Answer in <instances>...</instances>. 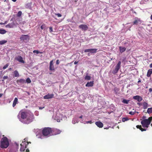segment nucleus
<instances>
[{"label": "nucleus", "mask_w": 152, "mask_h": 152, "mask_svg": "<svg viewBox=\"0 0 152 152\" xmlns=\"http://www.w3.org/2000/svg\"><path fill=\"white\" fill-rule=\"evenodd\" d=\"M129 120V119L127 118H123L122 119V121L123 122H124L126 121H127Z\"/></svg>", "instance_id": "36"}, {"label": "nucleus", "mask_w": 152, "mask_h": 152, "mask_svg": "<svg viewBox=\"0 0 152 152\" xmlns=\"http://www.w3.org/2000/svg\"><path fill=\"white\" fill-rule=\"evenodd\" d=\"M84 52H89L90 53H89L88 54V55H89L90 53H94L95 52V49H86L85 50Z\"/></svg>", "instance_id": "17"}, {"label": "nucleus", "mask_w": 152, "mask_h": 152, "mask_svg": "<svg viewBox=\"0 0 152 152\" xmlns=\"http://www.w3.org/2000/svg\"><path fill=\"white\" fill-rule=\"evenodd\" d=\"M16 59L17 61L20 63H25L24 61L23 60L22 57L21 56H18L16 58Z\"/></svg>", "instance_id": "16"}, {"label": "nucleus", "mask_w": 152, "mask_h": 152, "mask_svg": "<svg viewBox=\"0 0 152 152\" xmlns=\"http://www.w3.org/2000/svg\"><path fill=\"white\" fill-rule=\"evenodd\" d=\"M26 118L24 120L20 119V121L24 124H28L33 121L34 118L33 114L30 111H28V116L26 117Z\"/></svg>", "instance_id": "1"}, {"label": "nucleus", "mask_w": 152, "mask_h": 152, "mask_svg": "<svg viewBox=\"0 0 152 152\" xmlns=\"http://www.w3.org/2000/svg\"><path fill=\"white\" fill-rule=\"evenodd\" d=\"M141 23V21L140 20L137 18H134V21L133 22V24L137 25L139 24H140Z\"/></svg>", "instance_id": "13"}, {"label": "nucleus", "mask_w": 152, "mask_h": 152, "mask_svg": "<svg viewBox=\"0 0 152 152\" xmlns=\"http://www.w3.org/2000/svg\"><path fill=\"white\" fill-rule=\"evenodd\" d=\"M49 29H50V32H52L53 31V28L52 27H50Z\"/></svg>", "instance_id": "44"}, {"label": "nucleus", "mask_w": 152, "mask_h": 152, "mask_svg": "<svg viewBox=\"0 0 152 152\" xmlns=\"http://www.w3.org/2000/svg\"><path fill=\"white\" fill-rule=\"evenodd\" d=\"M137 104H138L139 105H140V104H141V103H138Z\"/></svg>", "instance_id": "55"}, {"label": "nucleus", "mask_w": 152, "mask_h": 152, "mask_svg": "<svg viewBox=\"0 0 152 152\" xmlns=\"http://www.w3.org/2000/svg\"><path fill=\"white\" fill-rule=\"evenodd\" d=\"M120 51L121 53H122L124 52L126 49V48L125 47L120 46L119 47Z\"/></svg>", "instance_id": "23"}, {"label": "nucleus", "mask_w": 152, "mask_h": 152, "mask_svg": "<svg viewBox=\"0 0 152 152\" xmlns=\"http://www.w3.org/2000/svg\"><path fill=\"white\" fill-rule=\"evenodd\" d=\"M9 64L8 63L7 64H6L5 66H4L3 67V69H6L9 66Z\"/></svg>", "instance_id": "38"}, {"label": "nucleus", "mask_w": 152, "mask_h": 152, "mask_svg": "<svg viewBox=\"0 0 152 152\" xmlns=\"http://www.w3.org/2000/svg\"><path fill=\"white\" fill-rule=\"evenodd\" d=\"M82 117H83V116L81 115L79 117V118H82Z\"/></svg>", "instance_id": "53"}, {"label": "nucleus", "mask_w": 152, "mask_h": 152, "mask_svg": "<svg viewBox=\"0 0 152 152\" xmlns=\"http://www.w3.org/2000/svg\"><path fill=\"white\" fill-rule=\"evenodd\" d=\"M18 103V99L17 98H15L13 102L12 106L14 107Z\"/></svg>", "instance_id": "22"}, {"label": "nucleus", "mask_w": 152, "mask_h": 152, "mask_svg": "<svg viewBox=\"0 0 152 152\" xmlns=\"http://www.w3.org/2000/svg\"><path fill=\"white\" fill-rule=\"evenodd\" d=\"M30 142H28V139L25 138L22 142V143L20 144L21 147L20 149V151L22 152L25 151V148H26L27 145L29 143H31Z\"/></svg>", "instance_id": "4"}, {"label": "nucleus", "mask_w": 152, "mask_h": 152, "mask_svg": "<svg viewBox=\"0 0 152 152\" xmlns=\"http://www.w3.org/2000/svg\"><path fill=\"white\" fill-rule=\"evenodd\" d=\"M152 120V116L148 119H143L141 121V124L143 127L148 128Z\"/></svg>", "instance_id": "2"}, {"label": "nucleus", "mask_w": 152, "mask_h": 152, "mask_svg": "<svg viewBox=\"0 0 152 152\" xmlns=\"http://www.w3.org/2000/svg\"><path fill=\"white\" fill-rule=\"evenodd\" d=\"M33 52L34 53H36L37 54H38L39 53H42V52H40L37 50H34L33 51Z\"/></svg>", "instance_id": "37"}, {"label": "nucleus", "mask_w": 152, "mask_h": 152, "mask_svg": "<svg viewBox=\"0 0 152 152\" xmlns=\"http://www.w3.org/2000/svg\"><path fill=\"white\" fill-rule=\"evenodd\" d=\"M56 64L58 65L59 64V62L58 60H57L56 61Z\"/></svg>", "instance_id": "46"}, {"label": "nucleus", "mask_w": 152, "mask_h": 152, "mask_svg": "<svg viewBox=\"0 0 152 152\" xmlns=\"http://www.w3.org/2000/svg\"><path fill=\"white\" fill-rule=\"evenodd\" d=\"M143 108L144 109H146L148 107V104L147 103L144 102L142 103Z\"/></svg>", "instance_id": "26"}, {"label": "nucleus", "mask_w": 152, "mask_h": 152, "mask_svg": "<svg viewBox=\"0 0 152 152\" xmlns=\"http://www.w3.org/2000/svg\"><path fill=\"white\" fill-rule=\"evenodd\" d=\"M12 0L14 2H15L17 0Z\"/></svg>", "instance_id": "54"}, {"label": "nucleus", "mask_w": 152, "mask_h": 152, "mask_svg": "<svg viewBox=\"0 0 152 152\" xmlns=\"http://www.w3.org/2000/svg\"><path fill=\"white\" fill-rule=\"evenodd\" d=\"M129 114L131 115H134L135 114V112L132 111H130L129 112Z\"/></svg>", "instance_id": "43"}, {"label": "nucleus", "mask_w": 152, "mask_h": 152, "mask_svg": "<svg viewBox=\"0 0 152 152\" xmlns=\"http://www.w3.org/2000/svg\"><path fill=\"white\" fill-rule=\"evenodd\" d=\"M31 82V81L29 78H28L26 80V82L28 83H30Z\"/></svg>", "instance_id": "34"}, {"label": "nucleus", "mask_w": 152, "mask_h": 152, "mask_svg": "<svg viewBox=\"0 0 152 152\" xmlns=\"http://www.w3.org/2000/svg\"><path fill=\"white\" fill-rule=\"evenodd\" d=\"M53 132V133L52 134L53 135H56L60 134L61 131L57 129H54L52 130V132Z\"/></svg>", "instance_id": "14"}, {"label": "nucleus", "mask_w": 152, "mask_h": 152, "mask_svg": "<svg viewBox=\"0 0 152 152\" xmlns=\"http://www.w3.org/2000/svg\"><path fill=\"white\" fill-rule=\"evenodd\" d=\"M9 145V142L6 137L2 138L1 140V148H6Z\"/></svg>", "instance_id": "3"}, {"label": "nucleus", "mask_w": 152, "mask_h": 152, "mask_svg": "<svg viewBox=\"0 0 152 152\" xmlns=\"http://www.w3.org/2000/svg\"><path fill=\"white\" fill-rule=\"evenodd\" d=\"M52 118H54V116H53Z\"/></svg>", "instance_id": "57"}, {"label": "nucleus", "mask_w": 152, "mask_h": 152, "mask_svg": "<svg viewBox=\"0 0 152 152\" xmlns=\"http://www.w3.org/2000/svg\"><path fill=\"white\" fill-rule=\"evenodd\" d=\"M8 78V77L7 76H4L3 77V80H2V81H4V80L6 79H7Z\"/></svg>", "instance_id": "41"}, {"label": "nucleus", "mask_w": 152, "mask_h": 152, "mask_svg": "<svg viewBox=\"0 0 152 152\" xmlns=\"http://www.w3.org/2000/svg\"><path fill=\"white\" fill-rule=\"evenodd\" d=\"M15 144L16 145L17 147L16 150V151H15L13 149H11L10 150L9 152H16V151H18V145L17 143H16Z\"/></svg>", "instance_id": "27"}, {"label": "nucleus", "mask_w": 152, "mask_h": 152, "mask_svg": "<svg viewBox=\"0 0 152 152\" xmlns=\"http://www.w3.org/2000/svg\"><path fill=\"white\" fill-rule=\"evenodd\" d=\"M72 124H74L77 123L78 122V120L77 118H74L72 120Z\"/></svg>", "instance_id": "25"}, {"label": "nucleus", "mask_w": 152, "mask_h": 152, "mask_svg": "<svg viewBox=\"0 0 152 152\" xmlns=\"http://www.w3.org/2000/svg\"><path fill=\"white\" fill-rule=\"evenodd\" d=\"M94 83L93 81H90L88 82L86 84V87H91L93 86Z\"/></svg>", "instance_id": "21"}, {"label": "nucleus", "mask_w": 152, "mask_h": 152, "mask_svg": "<svg viewBox=\"0 0 152 152\" xmlns=\"http://www.w3.org/2000/svg\"><path fill=\"white\" fill-rule=\"evenodd\" d=\"M17 83L20 85H21L26 83V80L23 79H21L19 80H18L17 81Z\"/></svg>", "instance_id": "9"}, {"label": "nucleus", "mask_w": 152, "mask_h": 152, "mask_svg": "<svg viewBox=\"0 0 152 152\" xmlns=\"http://www.w3.org/2000/svg\"><path fill=\"white\" fill-rule=\"evenodd\" d=\"M79 27L83 30H86L88 28V26L85 25H81L79 26Z\"/></svg>", "instance_id": "18"}, {"label": "nucleus", "mask_w": 152, "mask_h": 152, "mask_svg": "<svg viewBox=\"0 0 152 152\" xmlns=\"http://www.w3.org/2000/svg\"><path fill=\"white\" fill-rule=\"evenodd\" d=\"M151 18L152 20V15H151Z\"/></svg>", "instance_id": "56"}, {"label": "nucleus", "mask_w": 152, "mask_h": 152, "mask_svg": "<svg viewBox=\"0 0 152 152\" xmlns=\"http://www.w3.org/2000/svg\"><path fill=\"white\" fill-rule=\"evenodd\" d=\"M149 66L150 68H152V63L150 64Z\"/></svg>", "instance_id": "48"}, {"label": "nucleus", "mask_w": 152, "mask_h": 152, "mask_svg": "<svg viewBox=\"0 0 152 152\" xmlns=\"http://www.w3.org/2000/svg\"><path fill=\"white\" fill-rule=\"evenodd\" d=\"M54 96V94H48L46 95H45L44 96V98L45 99H51L53 98Z\"/></svg>", "instance_id": "11"}, {"label": "nucleus", "mask_w": 152, "mask_h": 152, "mask_svg": "<svg viewBox=\"0 0 152 152\" xmlns=\"http://www.w3.org/2000/svg\"><path fill=\"white\" fill-rule=\"evenodd\" d=\"M55 118L54 119L56 120L58 122H60L61 120H62V115L60 114H58Z\"/></svg>", "instance_id": "12"}, {"label": "nucleus", "mask_w": 152, "mask_h": 152, "mask_svg": "<svg viewBox=\"0 0 152 152\" xmlns=\"http://www.w3.org/2000/svg\"><path fill=\"white\" fill-rule=\"evenodd\" d=\"M29 150L28 149H27L26 150V152H29Z\"/></svg>", "instance_id": "51"}, {"label": "nucleus", "mask_w": 152, "mask_h": 152, "mask_svg": "<svg viewBox=\"0 0 152 152\" xmlns=\"http://www.w3.org/2000/svg\"><path fill=\"white\" fill-rule=\"evenodd\" d=\"M15 26V24L14 23H9L6 26V27L7 28H12L14 27Z\"/></svg>", "instance_id": "20"}, {"label": "nucleus", "mask_w": 152, "mask_h": 152, "mask_svg": "<svg viewBox=\"0 0 152 152\" xmlns=\"http://www.w3.org/2000/svg\"><path fill=\"white\" fill-rule=\"evenodd\" d=\"M7 42V41L5 40H2L0 41V45H2L6 43Z\"/></svg>", "instance_id": "32"}, {"label": "nucleus", "mask_w": 152, "mask_h": 152, "mask_svg": "<svg viewBox=\"0 0 152 152\" xmlns=\"http://www.w3.org/2000/svg\"><path fill=\"white\" fill-rule=\"evenodd\" d=\"M121 62L120 61L118 62L116 66L115 69L112 71V73L113 74H115L118 72L119 69L120 68Z\"/></svg>", "instance_id": "7"}, {"label": "nucleus", "mask_w": 152, "mask_h": 152, "mask_svg": "<svg viewBox=\"0 0 152 152\" xmlns=\"http://www.w3.org/2000/svg\"><path fill=\"white\" fill-rule=\"evenodd\" d=\"M45 26L44 25H43L41 26V28L42 29H44L45 28Z\"/></svg>", "instance_id": "42"}, {"label": "nucleus", "mask_w": 152, "mask_h": 152, "mask_svg": "<svg viewBox=\"0 0 152 152\" xmlns=\"http://www.w3.org/2000/svg\"><path fill=\"white\" fill-rule=\"evenodd\" d=\"M7 31L3 29H0V34H4L6 33Z\"/></svg>", "instance_id": "30"}, {"label": "nucleus", "mask_w": 152, "mask_h": 152, "mask_svg": "<svg viewBox=\"0 0 152 152\" xmlns=\"http://www.w3.org/2000/svg\"><path fill=\"white\" fill-rule=\"evenodd\" d=\"M44 108V107H39V109L40 110H42V109H43V108Z\"/></svg>", "instance_id": "49"}, {"label": "nucleus", "mask_w": 152, "mask_h": 152, "mask_svg": "<svg viewBox=\"0 0 152 152\" xmlns=\"http://www.w3.org/2000/svg\"><path fill=\"white\" fill-rule=\"evenodd\" d=\"M152 74V69H150L148 70L147 73V76L148 77H150L151 75Z\"/></svg>", "instance_id": "24"}, {"label": "nucleus", "mask_w": 152, "mask_h": 152, "mask_svg": "<svg viewBox=\"0 0 152 152\" xmlns=\"http://www.w3.org/2000/svg\"><path fill=\"white\" fill-rule=\"evenodd\" d=\"M147 112L149 114L152 113V107L148 108L147 110Z\"/></svg>", "instance_id": "31"}, {"label": "nucleus", "mask_w": 152, "mask_h": 152, "mask_svg": "<svg viewBox=\"0 0 152 152\" xmlns=\"http://www.w3.org/2000/svg\"><path fill=\"white\" fill-rule=\"evenodd\" d=\"M78 62H77L76 61H75L74 63V64H77V63Z\"/></svg>", "instance_id": "50"}, {"label": "nucleus", "mask_w": 152, "mask_h": 152, "mask_svg": "<svg viewBox=\"0 0 152 152\" xmlns=\"http://www.w3.org/2000/svg\"><path fill=\"white\" fill-rule=\"evenodd\" d=\"M104 129H107V128H104Z\"/></svg>", "instance_id": "60"}, {"label": "nucleus", "mask_w": 152, "mask_h": 152, "mask_svg": "<svg viewBox=\"0 0 152 152\" xmlns=\"http://www.w3.org/2000/svg\"><path fill=\"white\" fill-rule=\"evenodd\" d=\"M136 127L137 128L139 129L142 131H146V129H145L142 128L141 125H137L136 126Z\"/></svg>", "instance_id": "29"}, {"label": "nucleus", "mask_w": 152, "mask_h": 152, "mask_svg": "<svg viewBox=\"0 0 152 152\" xmlns=\"http://www.w3.org/2000/svg\"><path fill=\"white\" fill-rule=\"evenodd\" d=\"M129 102V101L126 100V99H124L122 101L123 103L125 104L128 103Z\"/></svg>", "instance_id": "39"}, {"label": "nucleus", "mask_w": 152, "mask_h": 152, "mask_svg": "<svg viewBox=\"0 0 152 152\" xmlns=\"http://www.w3.org/2000/svg\"><path fill=\"white\" fill-rule=\"evenodd\" d=\"M3 95V94H1L0 93V97H1Z\"/></svg>", "instance_id": "52"}, {"label": "nucleus", "mask_w": 152, "mask_h": 152, "mask_svg": "<svg viewBox=\"0 0 152 152\" xmlns=\"http://www.w3.org/2000/svg\"><path fill=\"white\" fill-rule=\"evenodd\" d=\"M20 40L24 42H26L29 39V36L27 35H22L20 38Z\"/></svg>", "instance_id": "8"}, {"label": "nucleus", "mask_w": 152, "mask_h": 152, "mask_svg": "<svg viewBox=\"0 0 152 152\" xmlns=\"http://www.w3.org/2000/svg\"><path fill=\"white\" fill-rule=\"evenodd\" d=\"M14 76L15 77H18L19 76V74L17 70H15L14 72Z\"/></svg>", "instance_id": "28"}, {"label": "nucleus", "mask_w": 152, "mask_h": 152, "mask_svg": "<svg viewBox=\"0 0 152 152\" xmlns=\"http://www.w3.org/2000/svg\"><path fill=\"white\" fill-rule=\"evenodd\" d=\"M11 68H10V69H9V70H11Z\"/></svg>", "instance_id": "58"}, {"label": "nucleus", "mask_w": 152, "mask_h": 152, "mask_svg": "<svg viewBox=\"0 0 152 152\" xmlns=\"http://www.w3.org/2000/svg\"><path fill=\"white\" fill-rule=\"evenodd\" d=\"M28 111H20L18 115V117L20 121V119H22L25 120L26 118V116H28Z\"/></svg>", "instance_id": "5"}, {"label": "nucleus", "mask_w": 152, "mask_h": 152, "mask_svg": "<svg viewBox=\"0 0 152 152\" xmlns=\"http://www.w3.org/2000/svg\"><path fill=\"white\" fill-rule=\"evenodd\" d=\"M52 133V130L50 128H45L42 131V133L44 136H50Z\"/></svg>", "instance_id": "6"}, {"label": "nucleus", "mask_w": 152, "mask_h": 152, "mask_svg": "<svg viewBox=\"0 0 152 152\" xmlns=\"http://www.w3.org/2000/svg\"><path fill=\"white\" fill-rule=\"evenodd\" d=\"M53 60L50 61V62L49 69L50 71H53L55 70L54 66L53 64Z\"/></svg>", "instance_id": "10"}, {"label": "nucleus", "mask_w": 152, "mask_h": 152, "mask_svg": "<svg viewBox=\"0 0 152 152\" xmlns=\"http://www.w3.org/2000/svg\"><path fill=\"white\" fill-rule=\"evenodd\" d=\"M56 15H57V16H58V17H61V14H59V13L57 14H56Z\"/></svg>", "instance_id": "45"}, {"label": "nucleus", "mask_w": 152, "mask_h": 152, "mask_svg": "<svg viewBox=\"0 0 152 152\" xmlns=\"http://www.w3.org/2000/svg\"><path fill=\"white\" fill-rule=\"evenodd\" d=\"M6 1V0H5L4 1Z\"/></svg>", "instance_id": "61"}, {"label": "nucleus", "mask_w": 152, "mask_h": 152, "mask_svg": "<svg viewBox=\"0 0 152 152\" xmlns=\"http://www.w3.org/2000/svg\"><path fill=\"white\" fill-rule=\"evenodd\" d=\"M93 122H94V121H85V122L84 123V124H91Z\"/></svg>", "instance_id": "33"}, {"label": "nucleus", "mask_w": 152, "mask_h": 152, "mask_svg": "<svg viewBox=\"0 0 152 152\" xmlns=\"http://www.w3.org/2000/svg\"><path fill=\"white\" fill-rule=\"evenodd\" d=\"M91 79V77L89 75H86L85 77V79L86 80H89Z\"/></svg>", "instance_id": "35"}, {"label": "nucleus", "mask_w": 152, "mask_h": 152, "mask_svg": "<svg viewBox=\"0 0 152 152\" xmlns=\"http://www.w3.org/2000/svg\"><path fill=\"white\" fill-rule=\"evenodd\" d=\"M96 125L99 128H102L103 127V124L101 122L97 121L96 122Z\"/></svg>", "instance_id": "19"}, {"label": "nucleus", "mask_w": 152, "mask_h": 152, "mask_svg": "<svg viewBox=\"0 0 152 152\" xmlns=\"http://www.w3.org/2000/svg\"><path fill=\"white\" fill-rule=\"evenodd\" d=\"M22 12L21 11H19L18 12V13L17 14V16L20 17V16H21V15H22Z\"/></svg>", "instance_id": "40"}, {"label": "nucleus", "mask_w": 152, "mask_h": 152, "mask_svg": "<svg viewBox=\"0 0 152 152\" xmlns=\"http://www.w3.org/2000/svg\"><path fill=\"white\" fill-rule=\"evenodd\" d=\"M149 91L150 92H151L152 91V88H150L149 89Z\"/></svg>", "instance_id": "47"}, {"label": "nucleus", "mask_w": 152, "mask_h": 152, "mask_svg": "<svg viewBox=\"0 0 152 152\" xmlns=\"http://www.w3.org/2000/svg\"><path fill=\"white\" fill-rule=\"evenodd\" d=\"M145 117V116H143V118H144Z\"/></svg>", "instance_id": "59"}, {"label": "nucleus", "mask_w": 152, "mask_h": 152, "mask_svg": "<svg viewBox=\"0 0 152 152\" xmlns=\"http://www.w3.org/2000/svg\"><path fill=\"white\" fill-rule=\"evenodd\" d=\"M133 99L137 100L139 102L141 101L142 100V98L141 96L138 95L133 96Z\"/></svg>", "instance_id": "15"}]
</instances>
